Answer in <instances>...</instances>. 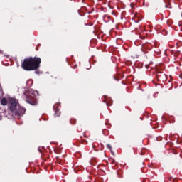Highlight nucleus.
I'll return each mask as SVG.
<instances>
[{
  "mask_svg": "<svg viewBox=\"0 0 182 182\" xmlns=\"http://www.w3.org/2000/svg\"><path fill=\"white\" fill-rule=\"evenodd\" d=\"M102 100L104 103H106L107 107H110L113 105V101L111 100V98H108L107 95H104Z\"/></svg>",
  "mask_w": 182,
  "mask_h": 182,
  "instance_id": "39448f33",
  "label": "nucleus"
},
{
  "mask_svg": "<svg viewBox=\"0 0 182 182\" xmlns=\"http://www.w3.org/2000/svg\"><path fill=\"white\" fill-rule=\"evenodd\" d=\"M60 116V111L59 109L55 108V114H54V117H58Z\"/></svg>",
  "mask_w": 182,
  "mask_h": 182,
  "instance_id": "1a4fd4ad",
  "label": "nucleus"
},
{
  "mask_svg": "<svg viewBox=\"0 0 182 182\" xmlns=\"http://www.w3.org/2000/svg\"><path fill=\"white\" fill-rule=\"evenodd\" d=\"M134 17H137V14H134Z\"/></svg>",
  "mask_w": 182,
  "mask_h": 182,
  "instance_id": "a211bd4d",
  "label": "nucleus"
},
{
  "mask_svg": "<svg viewBox=\"0 0 182 182\" xmlns=\"http://www.w3.org/2000/svg\"><path fill=\"white\" fill-rule=\"evenodd\" d=\"M1 105L3 106L9 105V102L6 98H1Z\"/></svg>",
  "mask_w": 182,
  "mask_h": 182,
  "instance_id": "6e6552de",
  "label": "nucleus"
},
{
  "mask_svg": "<svg viewBox=\"0 0 182 182\" xmlns=\"http://www.w3.org/2000/svg\"><path fill=\"white\" fill-rule=\"evenodd\" d=\"M112 153V154H114V152H111Z\"/></svg>",
  "mask_w": 182,
  "mask_h": 182,
  "instance_id": "aec40b11",
  "label": "nucleus"
},
{
  "mask_svg": "<svg viewBox=\"0 0 182 182\" xmlns=\"http://www.w3.org/2000/svg\"><path fill=\"white\" fill-rule=\"evenodd\" d=\"M151 47H152V46L149 43H143L142 47H141V51L144 54H147V53H149V50H151Z\"/></svg>",
  "mask_w": 182,
  "mask_h": 182,
  "instance_id": "20e7f679",
  "label": "nucleus"
},
{
  "mask_svg": "<svg viewBox=\"0 0 182 182\" xmlns=\"http://www.w3.org/2000/svg\"><path fill=\"white\" fill-rule=\"evenodd\" d=\"M166 74L163 73H161V72H159L157 74H156V79L160 81L161 80H163L164 78H166Z\"/></svg>",
  "mask_w": 182,
  "mask_h": 182,
  "instance_id": "423d86ee",
  "label": "nucleus"
},
{
  "mask_svg": "<svg viewBox=\"0 0 182 182\" xmlns=\"http://www.w3.org/2000/svg\"><path fill=\"white\" fill-rule=\"evenodd\" d=\"M154 46L155 48H159L158 43H154Z\"/></svg>",
  "mask_w": 182,
  "mask_h": 182,
  "instance_id": "dca6fc26",
  "label": "nucleus"
},
{
  "mask_svg": "<svg viewBox=\"0 0 182 182\" xmlns=\"http://www.w3.org/2000/svg\"><path fill=\"white\" fill-rule=\"evenodd\" d=\"M114 80L116 81H119L120 78L118 76L114 75Z\"/></svg>",
  "mask_w": 182,
  "mask_h": 182,
  "instance_id": "4468645a",
  "label": "nucleus"
},
{
  "mask_svg": "<svg viewBox=\"0 0 182 182\" xmlns=\"http://www.w3.org/2000/svg\"><path fill=\"white\" fill-rule=\"evenodd\" d=\"M77 67V65H75V68H76Z\"/></svg>",
  "mask_w": 182,
  "mask_h": 182,
  "instance_id": "6ab92c4d",
  "label": "nucleus"
},
{
  "mask_svg": "<svg viewBox=\"0 0 182 182\" xmlns=\"http://www.w3.org/2000/svg\"><path fill=\"white\" fill-rule=\"evenodd\" d=\"M177 31H182V24L178 23V26H176Z\"/></svg>",
  "mask_w": 182,
  "mask_h": 182,
  "instance_id": "9d476101",
  "label": "nucleus"
},
{
  "mask_svg": "<svg viewBox=\"0 0 182 182\" xmlns=\"http://www.w3.org/2000/svg\"><path fill=\"white\" fill-rule=\"evenodd\" d=\"M171 54L173 55L174 57H179L181 55V51L180 50H171Z\"/></svg>",
  "mask_w": 182,
  "mask_h": 182,
  "instance_id": "0eeeda50",
  "label": "nucleus"
},
{
  "mask_svg": "<svg viewBox=\"0 0 182 182\" xmlns=\"http://www.w3.org/2000/svg\"><path fill=\"white\" fill-rule=\"evenodd\" d=\"M8 108L16 117L23 116L26 113L25 108L21 107L18 100H15V98H9Z\"/></svg>",
  "mask_w": 182,
  "mask_h": 182,
  "instance_id": "f03ea898",
  "label": "nucleus"
},
{
  "mask_svg": "<svg viewBox=\"0 0 182 182\" xmlns=\"http://www.w3.org/2000/svg\"><path fill=\"white\" fill-rule=\"evenodd\" d=\"M41 64V58L40 57H29L23 59L21 63V68L26 71L38 70Z\"/></svg>",
  "mask_w": 182,
  "mask_h": 182,
  "instance_id": "f257e3e1",
  "label": "nucleus"
},
{
  "mask_svg": "<svg viewBox=\"0 0 182 182\" xmlns=\"http://www.w3.org/2000/svg\"><path fill=\"white\" fill-rule=\"evenodd\" d=\"M107 148L108 149H109L110 151H112V145H110L109 144H107Z\"/></svg>",
  "mask_w": 182,
  "mask_h": 182,
  "instance_id": "2eb2a0df",
  "label": "nucleus"
},
{
  "mask_svg": "<svg viewBox=\"0 0 182 182\" xmlns=\"http://www.w3.org/2000/svg\"><path fill=\"white\" fill-rule=\"evenodd\" d=\"M70 123L73 125L75 124H76V119H71L70 121Z\"/></svg>",
  "mask_w": 182,
  "mask_h": 182,
  "instance_id": "ddd939ff",
  "label": "nucleus"
},
{
  "mask_svg": "<svg viewBox=\"0 0 182 182\" xmlns=\"http://www.w3.org/2000/svg\"><path fill=\"white\" fill-rule=\"evenodd\" d=\"M109 161L111 164H114L116 163V161L114 159H109Z\"/></svg>",
  "mask_w": 182,
  "mask_h": 182,
  "instance_id": "9b49d317",
  "label": "nucleus"
},
{
  "mask_svg": "<svg viewBox=\"0 0 182 182\" xmlns=\"http://www.w3.org/2000/svg\"><path fill=\"white\" fill-rule=\"evenodd\" d=\"M146 181H149V179H145L142 181V182H146Z\"/></svg>",
  "mask_w": 182,
  "mask_h": 182,
  "instance_id": "f3484780",
  "label": "nucleus"
},
{
  "mask_svg": "<svg viewBox=\"0 0 182 182\" xmlns=\"http://www.w3.org/2000/svg\"><path fill=\"white\" fill-rule=\"evenodd\" d=\"M38 94V92H36L33 90H28L24 92L25 101L33 106H36L38 105L37 99L36 95Z\"/></svg>",
  "mask_w": 182,
  "mask_h": 182,
  "instance_id": "7ed1b4c3",
  "label": "nucleus"
},
{
  "mask_svg": "<svg viewBox=\"0 0 182 182\" xmlns=\"http://www.w3.org/2000/svg\"><path fill=\"white\" fill-rule=\"evenodd\" d=\"M4 95V90L1 85L0 84V95Z\"/></svg>",
  "mask_w": 182,
  "mask_h": 182,
  "instance_id": "f8f14e48",
  "label": "nucleus"
}]
</instances>
